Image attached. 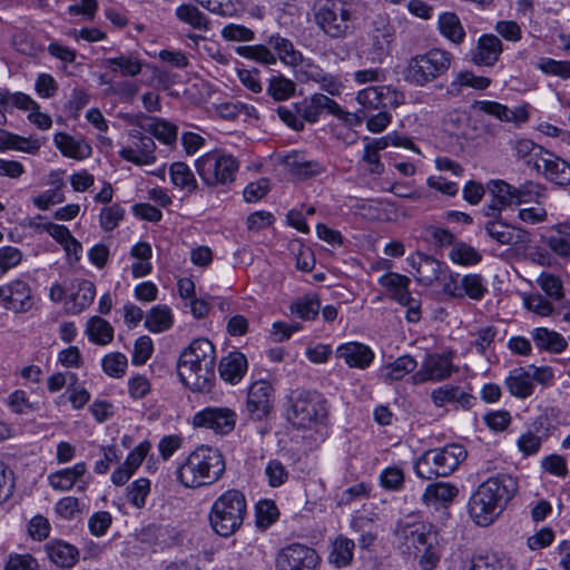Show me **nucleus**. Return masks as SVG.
Wrapping results in <instances>:
<instances>
[{
	"instance_id": "bb28decb",
	"label": "nucleus",
	"mask_w": 570,
	"mask_h": 570,
	"mask_svg": "<svg viewBox=\"0 0 570 570\" xmlns=\"http://www.w3.org/2000/svg\"><path fill=\"white\" fill-rule=\"evenodd\" d=\"M247 367L246 356L239 351H233L222 357L218 364V372L222 380L234 385L240 382L247 372Z\"/></svg>"
},
{
	"instance_id": "7ed1b4c3",
	"label": "nucleus",
	"mask_w": 570,
	"mask_h": 570,
	"mask_svg": "<svg viewBox=\"0 0 570 570\" xmlns=\"http://www.w3.org/2000/svg\"><path fill=\"white\" fill-rule=\"evenodd\" d=\"M216 350L207 338L194 340L179 355L180 381L193 392L209 393L215 384Z\"/></svg>"
},
{
	"instance_id": "338daca9",
	"label": "nucleus",
	"mask_w": 570,
	"mask_h": 570,
	"mask_svg": "<svg viewBox=\"0 0 570 570\" xmlns=\"http://www.w3.org/2000/svg\"><path fill=\"white\" fill-rule=\"evenodd\" d=\"M22 252L13 246L0 247V278L22 261Z\"/></svg>"
},
{
	"instance_id": "412c9836",
	"label": "nucleus",
	"mask_w": 570,
	"mask_h": 570,
	"mask_svg": "<svg viewBox=\"0 0 570 570\" xmlns=\"http://www.w3.org/2000/svg\"><path fill=\"white\" fill-rule=\"evenodd\" d=\"M534 166L538 170L542 169L548 180L559 186L570 184V164L548 150L540 149V156L535 159Z\"/></svg>"
},
{
	"instance_id": "72a5a7b5",
	"label": "nucleus",
	"mask_w": 570,
	"mask_h": 570,
	"mask_svg": "<svg viewBox=\"0 0 570 570\" xmlns=\"http://www.w3.org/2000/svg\"><path fill=\"white\" fill-rule=\"evenodd\" d=\"M504 383L510 394L519 399L530 396L534 389L531 374L522 367L511 371Z\"/></svg>"
},
{
	"instance_id": "2eb2a0df",
	"label": "nucleus",
	"mask_w": 570,
	"mask_h": 570,
	"mask_svg": "<svg viewBox=\"0 0 570 570\" xmlns=\"http://www.w3.org/2000/svg\"><path fill=\"white\" fill-rule=\"evenodd\" d=\"M140 128L128 131L130 145L119 150V156L137 166L153 165L156 161V144L153 137L147 136Z\"/></svg>"
},
{
	"instance_id": "5fc2aeb1",
	"label": "nucleus",
	"mask_w": 570,
	"mask_h": 570,
	"mask_svg": "<svg viewBox=\"0 0 570 570\" xmlns=\"http://www.w3.org/2000/svg\"><path fill=\"white\" fill-rule=\"evenodd\" d=\"M501 558L495 553H479L464 564V570H503Z\"/></svg>"
},
{
	"instance_id": "09e8293b",
	"label": "nucleus",
	"mask_w": 570,
	"mask_h": 570,
	"mask_svg": "<svg viewBox=\"0 0 570 570\" xmlns=\"http://www.w3.org/2000/svg\"><path fill=\"white\" fill-rule=\"evenodd\" d=\"M488 188L491 197L495 198L497 203L504 209L517 205L514 198L515 186L503 180H491Z\"/></svg>"
},
{
	"instance_id": "ddd939ff",
	"label": "nucleus",
	"mask_w": 570,
	"mask_h": 570,
	"mask_svg": "<svg viewBox=\"0 0 570 570\" xmlns=\"http://www.w3.org/2000/svg\"><path fill=\"white\" fill-rule=\"evenodd\" d=\"M237 413L226 406H208L194 414L191 423L195 428L212 430L215 434L227 435L236 426Z\"/></svg>"
},
{
	"instance_id": "f8f14e48",
	"label": "nucleus",
	"mask_w": 570,
	"mask_h": 570,
	"mask_svg": "<svg viewBox=\"0 0 570 570\" xmlns=\"http://www.w3.org/2000/svg\"><path fill=\"white\" fill-rule=\"evenodd\" d=\"M367 59L373 63H382L391 53V45L395 38V28L385 13L373 16L367 24Z\"/></svg>"
},
{
	"instance_id": "b1692460",
	"label": "nucleus",
	"mask_w": 570,
	"mask_h": 570,
	"mask_svg": "<svg viewBox=\"0 0 570 570\" xmlns=\"http://www.w3.org/2000/svg\"><path fill=\"white\" fill-rule=\"evenodd\" d=\"M453 371L452 358L446 354H432L426 357L422 368L416 372V382L442 381L451 375Z\"/></svg>"
},
{
	"instance_id": "9d476101",
	"label": "nucleus",
	"mask_w": 570,
	"mask_h": 570,
	"mask_svg": "<svg viewBox=\"0 0 570 570\" xmlns=\"http://www.w3.org/2000/svg\"><path fill=\"white\" fill-rule=\"evenodd\" d=\"M195 167L205 185L216 187L235 180L239 163L233 155L215 150L199 157Z\"/></svg>"
},
{
	"instance_id": "79ce46f5",
	"label": "nucleus",
	"mask_w": 570,
	"mask_h": 570,
	"mask_svg": "<svg viewBox=\"0 0 570 570\" xmlns=\"http://www.w3.org/2000/svg\"><path fill=\"white\" fill-rule=\"evenodd\" d=\"M176 17L179 21L189 24L200 31L209 30V20L197 7L193 4H180L176 9Z\"/></svg>"
},
{
	"instance_id": "e433bc0d",
	"label": "nucleus",
	"mask_w": 570,
	"mask_h": 570,
	"mask_svg": "<svg viewBox=\"0 0 570 570\" xmlns=\"http://www.w3.org/2000/svg\"><path fill=\"white\" fill-rule=\"evenodd\" d=\"M390 108H383L376 111H368L366 109H357L355 117L358 122L366 121V128L371 132L383 131L391 122L392 115L389 111Z\"/></svg>"
},
{
	"instance_id": "f257e3e1",
	"label": "nucleus",
	"mask_w": 570,
	"mask_h": 570,
	"mask_svg": "<svg viewBox=\"0 0 570 570\" xmlns=\"http://www.w3.org/2000/svg\"><path fill=\"white\" fill-rule=\"evenodd\" d=\"M518 489V480L511 474L498 473L488 478L469 500L471 519L480 527H489L501 515Z\"/></svg>"
},
{
	"instance_id": "cd10ccee",
	"label": "nucleus",
	"mask_w": 570,
	"mask_h": 570,
	"mask_svg": "<svg viewBox=\"0 0 570 570\" xmlns=\"http://www.w3.org/2000/svg\"><path fill=\"white\" fill-rule=\"evenodd\" d=\"M502 52L501 40L494 35H483L479 38L472 51V61L479 66H493Z\"/></svg>"
},
{
	"instance_id": "603ef678",
	"label": "nucleus",
	"mask_w": 570,
	"mask_h": 570,
	"mask_svg": "<svg viewBox=\"0 0 570 570\" xmlns=\"http://www.w3.org/2000/svg\"><path fill=\"white\" fill-rule=\"evenodd\" d=\"M296 85L294 81L282 75L272 76L267 87V94L277 101L286 100L295 92Z\"/></svg>"
},
{
	"instance_id": "1a4fd4ad",
	"label": "nucleus",
	"mask_w": 570,
	"mask_h": 570,
	"mask_svg": "<svg viewBox=\"0 0 570 570\" xmlns=\"http://www.w3.org/2000/svg\"><path fill=\"white\" fill-rule=\"evenodd\" d=\"M452 55L445 50L431 49L407 60L402 71L404 81L415 87H424L450 69Z\"/></svg>"
},
{
	"instance_id": "052dcab7",
	"label": "nucleus",
	"mask_w": 570,
	"mask_h": 570,
	"mask_svg": "<svg viewBox=\"0 0 570 570\" xmlns=\"http://www.w3.org/2000/svg\"><path fill=\"white\" fill-rule=\"evenodd\" d=\"M265 475L269 487L278 488L286 483L289 473L286 466L279 460L272 459L265 466Z\"/></svg>"
},
{
	"instance_id": "de8ad7c7",
	"label": "nucleus",
	"mask_w": 570,
	"mask_h": 570,
	"mask_svg": "<svg viewBox=\"0 0 570 570\" xmlns=\"http://www.w3.org/2000/svg\"><path fill=\"white\" fill-rule=\"evenodd\" d=\"M460 288H463V296L473 301H481L488 293V285L480 274L464 275L460 281Z\"/></svg>"
},
{
	"instance_id": "20e7f679",
	"label": "nucleus",
	"mask_w": 570,
	"mask_h": 570,
	"mask_svg": "<svg viewBox=\"0 0 570 570\" xmlns=\"http://www.w3.org/2000/svg\"><path fill=\"white\" fill-rule=\"evenodd\" d=\"M225 472V461L218 449L196 448L176 471L177 480L186 488H200L218 481Z\"/></svg>"
},
{
	"instance_id": "49530a36",
	"label": "nucleus",
	"mask_w": 570,
	"mask_h": 570,
	"mask_svg": "<svg viewBox=\"0 0 570 570\" xmlns=\"http://www.w3.org/2000/svg\"><path fill=\"white\" fill-rule=\"evenodd\" d=\"M449 257L454 264L462 266H473L482 261V255L464 242L455 243L449 253Z\"/></svg>"
},
{
	"instance_id": "9b49d317",
	"label": "nucleus",
	"mask_w": 570,
	"mask_h": 570,
	"mask_svg": "<svg viewBox=\"0 0 570 570\" xmlns=\"http://www.w3.org/2000/svg\"><path fill=\"white\" fill-rule=\"evenodd\" d=\"M434 533L436 532L433 525L425 522L419 513H409L400 518L393 530L394 542L404 553H411Z\"/></svg>"
},
{
	"instance_id": "bf43d9fd",
	"label": "nucleus",
	"mask_w": 570,
	"mask_h": 570,
	"mask_svg": "<svg viewBox=\"0 0 570 570\" xmlns=\"http://www.w3.org/2000/svg\"><path fill=\"white\" fill-rule=\"evenodd\" d=\"M150 492V481L146 478H140L134 481L127 488V498L128 501L136 507L137 509H141L146 504V498Z\"/></svg>"
},
{
	"instance_id": "6ab92c4d",
	"label": "nucleus",
	"mask_w": 570,
	"mask_h": 570,
	"mask_svg": "<svg viewBox=\"0 0 570 570\" xmlns=\"http://www.w3.org/2000/svg\"><path fill=\"white\" fill-rule=\"evenodd\" d=\"M273 393L272 384L265 380L256 381L249 386L246 410L252 420L262 421L267 417L273 407Z\"/></svg>"
},
{
	"instance_id": "393cba45",
	"label": "nucleus",
	"mask_w": 570,
	"mask_h": 570,
	"mask_svg": "<svg viewBox=\"0 0 570 570\" xmlns=\"http://www.w3.org/2000/svg\"><path fill=\"white\" fill-rule=\"evenodd\" d=\"M284 166L288 173L299 179L305 180L323 174L326 167L314 159H307L302 153H292L284 158Z\"/></svg>"
},
{
	"instance_id": "423d86ee",
	"label": "nucleus",
	"mask_w": 570,
	"mask_h": 570,
	"mask_svg": "<svg viewBox=\"0 0 570 570\" xmlns=\"http://www.w3.org/2000/svg\"><path fill=\"white\" fill-rule=\"evenodd\" d=\"M326 415V400L316 391L296 389L285 399V416L293 426L309 429Z\"/></svg>"
},
{
	"instance_id": "864d4df0",
	"label": "nucleus",
	"mask_w": 570,
	"mask_h": 570,
	"mask_svg": "<svg viewBox=\"0 0 570 570\" xmlns=\"http://www.w3.org/2000/svg\"><path fill=\"white\" fill-rule=\"evenodd\" d=\"M416 361L411 355H402L384 367L385 376L390 381H399L416 367Z\"/></svg>"
},
{
	"instance_id": "c9c22d12",
	"label": "nucleus",
	"mask_w": 570,
	"mask_h": 570,
	"mask_svg": "<svg viewBox=\"0 0 570 570\" xmlns=\"http://www.w3.org/2000/svg\"><path fill=\"white\" fill-rule=\"evenodd\" d=\"M86 333L90 342L98 345L109 344L114 338V328L110 323L99 316H92L87 322Z\"/></svg>"
},
{
	"instance_id": "13d9d810",
	"label": "nucleus",
	"mask_w": 570,
	"mask_h": 570,
	"mask_svg": "<svg viewBox=\"0 0 570 570\" xmlns=\"http://www.w3.org/2000/svg\"><path fill=\"white\" fill-rule=\"evenodd\" d=\"M491 83V79L483 76H475L471 71H460L456 73L451 87L460 91L461 87H471L473 89L483 90Z\"/></svg>"
},
{
	"instance_id": "aec40b11",
	"label": "nucleus",
	"mask_w": 570,
	"mask_h": 570,
	"mask_svg": "<svg viewBox=\"0 0 570 570\" xmlns=\"http://www.w3.org/2000/svg\"><path fill=\"white\" fill-rule=\"evenodd\" d=\"M484 230L499 245L518 246L531 242V234L528 230L507 224L501 218L488 220Z\"/></svg>"
},
{
	"instance_id": "2f4dec72",
	"label": "nucleus",
	"mask_w": 570,
	"mask_h": 570,
	"mask_svg": "<svg viewBox=\"0 0 570 570\" xmlns=\"http://www.w3.org/2000/svg\"><path fill=\"white\" fill-rule=\"evenodd\" d=\"M46 549L49 559L61 568H71L79 559V550L65 541L50 542Z\"/></svg>"
},
{
	"instance_id": "3c124183",
	"label": "nucleus",
	"mask_w": 570,
	"mask_h": 570,
	"mask_svg": "<svg viewBox=\"0 0 570 570\" xmlns=\"http://www.w3.org/2000/svg\"><path fill=\"white\" fill-rule=\"evenodd\" d=\"M321 309L320 301L316 296H304L297 298L291 305V312L302 320H315Z\"/></svg>"
},
{
	"instance_id": "39448f33",
	"label": "nucleus",
	"mask_w": 570,
	"mask_h": 570,
	"mask_svg": "<svg viewBox=\"0 0 570 570\" xmlns=\"http://www.w3.org/2000/svg\"><path fill=\"white\" fill-rule=\"evenodd\" d=\"M246 514L245 494L239 490L229 489L213 502L208 521L216 534L228 538L240 529Z\"/></svg>"
},
{
	"instance_id": "ea45409f",
	"label": "nucleus",
	"mask_w": 570,
	"mask_h": 570,
	"mask_svg": "<svg viewBox=\"0 0 570 570\" xmlns=\"http://www.w3.org/2000/svg\"><path fill=\"white\" fill-rule=\"evenodd\" d=\"M532 338L539 348L560 353L567 347L566 340L557 332L538 327L532 332Z\"/></svg>"
},
{
	"instance_id": "f3484780",
	"label": "nucleus",
	"mask_w": 570,
	"mask_h": 570,
	"mask_svg": "<svg viewBox=\"0 0 570 570\" xmlns=\"http://www.w3.org/2000/svg\"><path fill=\"white\" fill-rule=\"evenodd\" d=\"M0 304L13 313L31 311L35 301L30 285L20 278L0 285Z\"/></svg>"
},
{
	"instance_id": "f03ea898",
	"label": "nucleus",
	"mask_w": 570,
	"mask_h": 570,
	"mask_svg": "<svg viewBox=\"0 0 570 570\" xmlns=\"http://www.w3.org/2000/svg\"><path fill=\"white\" fill-rule=\"evenodd\" d=\"M518 489V480L511 474L498 473L488 478L469 500L471 519L480 527H489L501 515Z\"/></svg>"
},
{
	"instance_id": "7c9ffc66",
	"label": "nucleus",
	"mask_w": 570,
	"mask_h": 570,
	"mask_svg": "<svg viewBox=\"0 0 570 570\" xmlns=\"http://www.w3.org/2000/svg\"><path fill=\"white\" fill-rule=\"evenodd\" d=\"M416 558L419 566L422 570H434L442 556V549L438 540V534L434 533L429 540L424 541L420 547L412 550Z\"/></svg>"
},
{
	"instance_id": "a878e982",
	"label": "nucleus",
	"mask_w": 570,
	"mask_h": 570,
	"mask_svg": "<svg viewBox=\"0 0 570 570\" xmlns=\"http://www.w3.org/2000/svg\"><path fill=\"white\" fill-rule=\"evenodd\" d=\"M409 262L415 269V279L424 286L432 285L439 279L443 267L441 262L422 253H417L415 256L409 258Z\"/></svg>"
},
{
	"instance_id": "4468645a",
	"label": "nucleus",
	"mask_w": 570,
	"mask_h": 570,
	"mask_svg": "<svg viewBox=\"0 0 570 570\" xmlns=\"http://www.w3.org/2000/svg\"><path fill=\"white\" fill-rule=\"evenodd\" d=\"M356 101L361 105L360 109L371 112L383 108H397L404 104L405 96L392 86H370L357 92Z\"/></svg>"
},
{
	"instance_id": "c03bdc74",
	"label": "nucleus",
	"mask_w": 570,
	"mask_h": 570,
	"mask_svg": "<svg viewBox=\"0 0 570 570\" xmlns=\"http://www.w3.org/2000/svg\"><path fill=\"white\" fill-rule=\"evenodd\" d=\"M167 537V528L156 523H150L144 527L136 534V538L139 542L155 549H161L164 546H166Z\"/></svg>"
},
{
	"instance_id": "680f3d73",
	"label": "nucleus",
	"mask_w": 570,
	"mask_h": 570,
	"mask_svg": "<svg viewBox=\"0 0 570 570\" xmlns=\"http://www.w3.org/2000/svg\"><path fill=\"white\" fill-rule=\"evenodd\" d=\"M208 11L222 17L235 16L240 6L237 0H197Z\"/></svg>"
},
{
	"instance_id": "0eeeda50",
	"label": "nucleus",
	"mask_w": 570,
	"mask_h": 570,
	"mask_svg": "<svg viewBox=\"0 0 570 570\" xmlns=\"http://www.w3.org/2000/svg\"><path fill=\"white\" fill-rule=\"evenodd\" d=\"M314 19L330 38H345L351 31V23L356 19V3L352 0H317Z\"/></svg>"
},
{
	"instance_id": "6e6d98bb",
	"label": "nucleus",
	"mask_w": 570,
	"mask_h": 570,
	"mask_svg": "<svg viewBox=\"0 0 570 570\" xmlns=\"http://www.w3.org/2000/svg\"><path fill=\"white\" fill-rule=\"evenodd\" d=\"M236 53L240 57L255 60L263 65H274L276 62V57L274 53L263 45L239 46L236 48Z\"/></svg>"
},
{
	"instance_id": "a18cd8bd",
	"label": "nucleus",
	"mask_w": 570,
	"mask_h": 570,
	"mask_svg": "<svg viewBox=\"0 0 570 570\" xmlns=\"http://www.w3.org/2000/svg\"><path fill=\"white\" fill-rule=\"evenodd\" d=\"M169 174L175 186L186 189L188 193H194L197 189V180L187 164L174 163L169 168Z\"/></svg>"
},
{
	"instance_id": "8fccbe9b",
	"label": "nucleus",
	"mask_w": 570,
	"mask_h": 570,
	"mask_svg": "<svg viewBox=\"0 0 570 570\" xmlns=\"http://www.w3.org/2000/svg\"><path fill=\"white\" fill-rule=\"evenodd\" d=\"M96 296L95 284L90 281L82 279L78 283L77 292L71 294L72 313H80L87 308Z\"/></svg>"
},
{
	"instance_id": "4be33fe9",
	"label": "nucleus",
	"mask_w": 570,
	"mask_h": 570,
	"mask_svg": "<svg viewBox=\"0 0 570 570\" xmlns=\"http://www.w3.org/2000/svg\"><path fill=\"white\" fill-rule=\"evenodd\" d=\"M130 124L150 134L160 142L171 145L177 140L178 128L174 124L160 119L148 117L145 114L132 117Z\"/></svg>"
},
{
	"instance_id": "c85d7f7f",
	"label": "nucleus",
	"mask_w": 570,
	"mask_h": 570,
	"mask_svg": "<svg viewBox=\"0 0 570 570\" xmlns=\"http://www.w3.org/2000/svg\"><path fill=\"white\" fill-rule=\"evenodd\" d=\"M459 494V489L450 482H435L425 488L422 500L428 505L448 507Z\"/></svg>"
},
{
	"instance_id": "e2e57ef3",
	"label": "nucleus",
	"mask_w": 570,
	"mask_h": 570,
	"mask_svg": "<svg viewBox=\"0 0 570 570\" xmlns=\"http://www.w3.org/2000/svg\"><path fill=\"white\" fill-rule=\"evenodd\" d=\"M544 196V188L534 181H525L515 187L514 198L517 205L521 203L539 202Z\"/></svg>"
},
{
	"instance_id": "4c0bfd02",
	"label": "nucleus",
	"mask_w": 570,
	"mask_h": 570,
	"mask_svg": "<svg viewBox=\"0 0 570 570\" xmlns=\"http://www.w3.org/2000/svg\"><path fill=\"white\" fill-rule=\"evenodd\" d=\"M173 325L171 311L166 305L154 306L147 314L145 326L153 333H161Z\"/></svg>"
},
{
	"instance_id": "f704fd0d",
	"label": "nucleus",
	"mask_w": 570,
	"mask_h": 570,
	"mask_svg": "<svg viewBox=\"0 0 570 570\" xmlns=\"http://www.w3.org/2000/svg\"><path fill=\"white\" fill-rule=\"evenodd\" d=\"M355 543L353 540L338 535L332 543V549L328 556L331 563L338 568L348 566L353 560V551Z\"/></svg>"
},
{
	"instance_id": "69168bd1",
	"label": "nucleus",
	"mask_w": 570,
	"mask_h": 570,
	"mask_svg": "<svg viewBox=\"0 0 570 570\" xmlns=\"http://www.w3.org/2000/svg\"><path fill=\"white\" fill-rule=\"evenodd\" d=\"M537 283L549 297L553 299L563 297L562 282L558 276L543 272L538 276Z\"/></svg>"
},
{
	"instance_id": "58836bf2",
	"label": "nucleus",
	"mask_w": 570,
	"mask_h": 570,
	"mask_svg": "<svg viewBox=\"0 0 570 570\" xmlns=\"http://www.w3.org/2000/svg\"><path fill=\"white\" fill-rule=\"evenodd\" d=\"M268 45L277 52L279 59L289 66H297L302 62V53L294 48L291 40L281 37L279 35L272 36Z\"/></svg>"
},
{
	"instance_id": "37998d69",
	"label": "nucleus",
	"mask_w": 570,
	"mask_h": 570,
	"mask_svg": "<svg viewBox=\"0 0 570 570\" xmlns=\"http://www.w3.org/2000/svg\"><path fill=\"white\" fill-rule=\"evenodd\" d=\"M40 148L38 140H30L7 130L0 129V150L14 149L36 154Z\"/></svg>"
},
{
	"instance_id": "a211bd4d",
	"label": "nucleus",
	"mask_w": 570,
	"mask_h": 570,
	"mask_svg": "<svg viewBox=\"0 0 570 570\" xmlns=\"http://www.w3.org/2000/svg\"><path fill=\"white\" fill-rule=\"evenodd\" d=\"M294 108L299 117L309 124L317 122L324 111L340 119H343L345 116L341 106L335 100L323 94H314L311 97L305 98L303 101L296 102Z\"/></svg>"
},
{
	"instance_id": "dca6fc26",
	"label": "nucleus",
	"mask_w": 570,
	"mask_h": 570,
	"mask_svg": "<svg viewBox=\"0 0 570 570\" xmlns=\"http://www.w3.org/2000/svg\"><path fill=\"white\" fill-rule=\"evenodd\" d=\"M320 557L316 551L301 543L283 548L276 559V570H314Z\"/></svg>"
},
{
	"instance_id": "5701e85b",
	"label": "nucleus",
	"mask_w": 570,
	"mask_h": 570,
	"mask_svg": "<svg viewBox=\"0 0 570 570\" xmlns=\"http://www.w3.org/2000/svg\"><path fill=\"white\" fill-rule=\"evenodd\" d=\"M337 358L354 368L365 370L374 361V352L370 346L360 342H348L337 346L335 351Z\"/></svg>"
},
{
	"instance_id": "774afa93",
	"label": "nucleus",
	"mask_w": 570,
	"mask_h": 570,
	"mask_svg": "<svg viewBox=\"0 0 570 570\" xmlns=\"http://www.w3.org/2000/svg\"><path fill=\"white\" fill-rule=\"evenodd\" d=\"M538 68L546 75L570 78V61H558L551 58H541Z\"/></svg>"
},
{
	"instance_id": "6e6552de",
	"label": "nucleus",
	"mask_w": 570,
	"mask_h": 570,
	"mask_svg": "<svg viewBox=\"0 0 570 570\" xmlns=\"http://www.w3.org/2000/svg\"><path fill=\"white\" fill-rule=\"evenodd\" d=\"M468 452L460 443H450L442 448L425 451L415 462L417 476L431 480L452 474L466 459Z\"/></svg>"
},
{
	"instance_id": "c756f323",
	"label": "nucleus",
	"mask_w": 570,
	"mask_h": 570,
	"mask_svg": "<svg viewBox=\"0 0 570 570\" xmlns=\"http://www.w3.org/2000/svg\"><path fill=\"white\" fill-rule=\"evenodd\" d=\"M101 66L121 77H136L142 69L140 59L135 55H119L117 57L105 58Z\"/></svg>"
},
{
	"instance_id": "473e14b6",
	"label": "nucleus",
	"mask_w": 570,
	"mask_h": 570,
	"mask_svg": "<svg viewBox=\"0 0 570 570\" xmlns=\"http://www.w3.org/2000/svg\"><path fill=\"white\" fill-rule=\"evenodd\" d=\"M87 466L83 462L75 464L72 468L59 470L48 476L49 484L60 491L70 490L86 473Z\"/></svg>"
},
{
	"instance_id": "0e129e2a",
	"label": "nucleus",
	"mask_w": 570,
	"mask_h": 570,
	"mask_svg": "<svg viewBox=\"0 0 570 570\" xmlns=\"http://www.w3.org/2000/svg\"><path fill=\"white\" fill-rule=\"evenodd\" d=\"M104 372L112 377H121L127 370V357L122 353H110L102 358Z\"/></svg>"
},
{
	"instance_id": "4d7b16f0",
	"label": "nucleus",
	"mask_w": 570,
	"mask_h": 570,
	"mask_svg": "<svg viewBox=\"0 0 570 570\" xmlns=\"http://www.w3.org/2000/svg\"><path fill=\"white\" fill-rule=\"evenodd\" d=\"M86 505L75 497L60 499L55 507L56 513L65 520L80 518L85 512Z\"/></svg>"
},
{
	"instance_id": "a19ab883",
	"label": "nucleus",
	"mask_w": 570,
	"mask_h": 570,
	"mask_svg": "<svg viewBox=\"0 0 570 570\" xmlns=\"http://www.w3.org/2000/svg\"><path fill=\"white\" fill-rule=\"evenodd\" d=\"M440 32L454 43H461L465 37L460 18L454 12H444L439 17Z\"/></svg>"
}]
</instances>
